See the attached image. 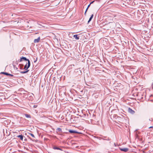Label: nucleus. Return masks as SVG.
<instances>
[{
    "label": "nucleus",
    "instance_id": "f257e3e1",
    "mask_svg": "<svg viewBox=\"0 0 153 153\" xmlns=\"http://www.w3.org/2000/svg\"><path fill=\"white\" fill-rule=\"evenodd\" d=\"M22 60L27 61L28 62V67H30V61L28 59H27L26 57H23L21 58L20 62L22 61Z\"/></svg>",
    "mask_w": 153,
    "mask_h": 153
},
{
    "label": "nucleus",
    "instance_id": "f03ea898",
    "mask_svg": "<svg viewBox=\"0 0 153 153\" xmlns=\"http://www.w3.org/2000/svg\"><path fill=\"white\" fill-rule=\"evenodd\" d=\"M75 72L76 75H81L82 74V71L80 68L75 70Z\"/></svg>",
    "mask_w": 153,
    "mask_h": 153
},
{
    "label": "nucleus",
    "instance_id": "7ed1b4c3",
    "mask_svg": "<svg viewBox=\"0 0 153 153\" xmlns=\"http://www.w3.org/2000/svg\"><path fill=\"white\" fill-rule=\"evenodd\" d=\"M7 105L6 104L0 105V108L5 109L7 108Z\"/></svg>",
    "mask_w": 153,
    "mask_h": 153
},
{
    "label": "nucleus",
    "instance_id": "20e7f679",
    "mask_svg": "<svg viewBox=\"0 0 153 153\" xmlns=\"http://www.w3.org/2000/svg\"><path fill=\"white\" fill-rule=\"evenodd\" d=\"M120 150L124 152H127L128 150V149L127 148H119Z\"/></svg>",
    "mask_w": 153,
    "mask_h": 153
},
{
    "label": "nucleus",
    "instance_id": "39448f33",
    "mask_svg": "<svg viewBox=\"0 0 153 153\" xmlns=\"http://www.w3.org/2000/svg\"><path fill=\"white\" fill-rule=\"evenodd\" d=\"M1 74H4V75H6L9 76H13V75L8 73H7V72H1Z\"/></svg>",
    "mask_w": 153,
    "mask_h": 153
},
{
    "label": "nucleus",
    "instance_id": "423d86ee",
    "mask_svg": "<svg viewBox=\"0 0 153 153\" xmlns=\"http://www.w3.org/2000/svg\"><path fill=\"white\" fill-rule=\"evenodd\" d=\"M128 111L131 114H134L135 112L133 110L129 108L128 109Z\"/></svg>",
    "mask_w": 153,
    "mask_h": 153
},
{
    "label": "nucleus",
    "instance_id": "0eeeda50",
    "mask_svg": "<svg viewBox=\"0 0 153 153\" xmlns=\"http://www.w3.org/2000/svg\"><path fill=\"white\" fill-rule=\"evenodd\" d=\"M40 39V37H39L37 39H34V43H38L39 42V41Z\"/></svg>",
    "mask_w": 153,
    "mask_h": 153
},
{
    "label": "nucleus",
    "instance_id": "6e6552de",
    "mask_svg": "<svg viewBox=\"0 0 153 153\" xmlns=\"http://www.w3.org/2000/svg\"><path fill=\"white\" fill-rule=\"evenodd\" d=\"M69 131V132L70 133H78L76 131H74V130H70Z\"/></svg>",
    "mask_w": 153,
    "mask_h": 153
},
{
    "label": "nucleus",
    "instance_id": "1a4fd4ad",
    "mask_svg": "<svg viewBox=\"0 0 153 153\" xmlns=\"http://www.w3.org/2000/svg\"><path fill=\"white\" fill-rule=\"evenodd\" d=\"M29 67H28V62L26 63V64L24 66V69L27 70Z\"/></svg>",
    "mask_w": 153,
    "mask_h": 153
},
{
    "label": "nucleus",
    "instance_id": "9d476101",
    "mask_svg": "<svg viewBox=\"0 0 153 153\" xmlns=\"http://www.w3.org/2000/svg\"><path fill=\"white\" fill-rule=\"evenodd\" d=\"M53 149H57V150H62V149L56 147V146H53Z\"/></svg>",
    "mask_w": 153,
    "mask_h": 153
},
{
    "label": "nucleus",
    "instance_id": "9b49d317",
    "mask_svg": "<svg viewBox=\"0 0 153 153\" xmlns=\"http://www.w3.org/2000/svg\"><path fill=\"white\" fill-rule=\"evenodd\" d=\"M74 37L76 40H78L79 39V37L77 35H74Z\"/></svg>",
    "mask_w": 153,
    "mask_h": 153
},
{
    "label": "nucleus",
    "instance_id": "f8f14e48",
    "mask_svg": "<svg viewBox=\"0 0 153 153\" xmlns=\"http://www.w3.org/2000/svg\"><path fill=\"white\" fill-rule=\"evenodd\" d=\"M18 137H19L20 139L22 140L23 139V136L22 135H19L17 136Z\"/></svg>",
    "mask_w": 153,
    "mask_h": 153
},
{
    "label": "nucleus",
    "instance_id": "ddd939ff",
    "mask_svg": "<svg viewBox=\"0 0 153 153\" xmlns=\"http://www.w3.org/2000/svg\"><path fill=\"white\" fill-rule=\"evenodd\" d=\"M29 70H27V71H22L20 72V73L22 74H25L26 73H27L29 71Z\"/></svg>",
    "mask_w": 153,
    "mask_h": 153
},
{
    "label": "nucleus",
    "instance_id": "4468645a",
    "mask_svg": "<svg viewBox=\"0 0 153 153\" xmlns=\"http://www.w3.org/2000/svg\"><path fill=\"white\" fill-rule=\"evenodd\" d=\"M25 117L27 118H31V116H30V115L29 114H25Z\"/></svg>",
    "mask_w": 153,
    "mask_h": 153
},
{
    "label": "nucleus",
    "instance_id": "2eb2a0df",
    "mask_svg": "<svg viewBox=\"0 0 153 153\" xmlns=\"http://www.w3.org/2000/svg\"><path fill=\"white\" fill-rule=\"evenodd\" d=\"M56 130L58 131H61L62 129L60 128H58L56 129Z\"/></svg>",
    "mask_w": 153,
    "mask_h": 153
},
{
    "label": "nucleus",
    "instance_id": "dca6fc26",
    "mask_svg": "<svg viewBox=\"0 0 153 153\" xmlns=\"http://www.w3.org/2000/svg\"><path fill=\"white\" fill-rule=\"evenodd\" d=\"M28 134L30 135H31L32 137H33L34 138H35V137L34 136V135L33 134H32V133H28Z\"/></svg>",
    "mask_w": 153,
    "mask_h": 153
},
{
    "label": "nucleus",
    "instance_id": "f3484780",
    "mask_svg": "<svg viewBox=\"0 0 153 153\" xmlns=\"http://www.w3.org/2000/svg\"><path fill=\"white\" fill-rule=\"evenodd\" d=\"M92 18L91 17L89 19V20H88V23H89V22L91 21V20L92 19Z\"/></svg>",
    "mask_w": 153,
    "mask_h": 153
},
{
    "label": "nucleus",
    "instance_id": "a211bd4d",
    "mask_svg": "<svg viewBox=\"0 0 153 153\" xmlns=\"http://www.w3.org/2000/svg\"><path fill=\"white\" fill-rule=\"evenodd\" d=\"M88 8L87 7L86 9V10H85V15H86V12H87V10H88Z\"/></svg>",
    "mask_w": 153,
    "mask_h": 153
},
{
    "label": "nucleus",
    "instance_id": "6ab92c4d",
    "mask_svg": "<svg viewBox=\"0 0 153 153\" xmlns=\"http://www.w3.org/2000/svg\"><path fill=\"white\" fill-rule=\"evenodd\" d=\"M88 8L87 7L86 9V10H85V15H86V12H87V10H88Z\"/></svg>",
    "mask_w": 153,
    "mask_h": 153
},
{
    "label": "nucleus",
    "instance_id": "aec40b11",
    "mask_svg": "<svg viewBox=\"0 0 153 153\" xmlns=\"http://www.w3.org/2000/svg\"><path fill=\"white\" fill-rule=\"evenodd\" d=\"M149 120L150 121H152V118H150V119H149Z\"/></svg>",
    "mask_w": 153,
    "mask_h": 153
},
{
    "label": "nucleus",
    "instance_id": "412c9836",
    "mask_svg": "<svg viewBox=\"0 0 153 153\" xmlns=\"http://www.w3.org/2000/svg\"><path fill=\"white\" fill-rule=\"evenodd\" d=\"M94 16V15L93 14H92L91 15V16L90 17L92 19L93 18V17Z\"/></svg>",
    "mask_w": 153,
    "mask_h": 153
},
{
    "label": "nucleus",
    "instance_id": "4be33fe9",
    "mask_svg": "<svg viewBox=\"0 0 153 153\" xmlns=\"http://www.w3.org/2000/svg\"><path fill=\"white\" fill-rule=\"evenodd\" d=\"M94 1H92L90 3V4H92Z\"/></svg>",
    "mask_w": 153,
    "mask_h": 153
},
{
    "label": "nucleus",
    "instance_id": "5701e85b",
    "mask_svg": "<svg viewBox=\"0 0 153 153\" xmlns=\"http://www.w3.org/2000/svg\"><path fill=\"white\" fill-rule=\"evenodd\" d=\"M90 5H91V4H89L88 5V7H87V8H88L90 6Z\"/></svg>",
    "mask_w": 153,
    "mask_h": 153
},
{
    "label": "nucleus",
    "instance_id": "b1692460",
    "mask_svg": "<svg viewBox=\"0 0 153 153\" xmlns=\"http://www.w3.org/2000/svg\"><path fill=\"white\" fill-rule=\"evenodd\" d=\"M106 140H110L111 139H109L108 138V139H106Z\"/></svg>",
    "mask_w": 153,
    "mask_h": 153
},
{
    "label": "nucleus",
    "instance_id": "393cba45",
    "mask_svg": "<svg viewBox=\"0 0 153 153\" xmlns=\"http://www.w3.org/2000/svg\"><path fill=\"white\" fill-rule=\"evenodd\" d=\"M36 105H34V106H33V107H34V108H36Z\"/></svg>",
    "mask_w": 153,
    "mask_h": 153
},
{
    "label": "nucleus",
    "instance_id": "a878e982",
    "mask_svg": "<svg viewBox=\"0 0 153 153\" xmlns=\"http://www.w3.org/2000/svg\"><path fill=\"white\" fill-rule=\"evenodd\" d=\"M153 128V126H151L149 128Z\"/></svg>",
    "mask_w": 153,
    "mask_h": 153
},
{
    "label": "nucleus",
    "instance_id": "bb28decb",
    "mask_svg": "<svg viewBox=\"0 0 153 153\" xmlns=\"http://www.w3.org/2000/svg\"><path fill=\"white\" fill-rule=\"evenodd\" d=\"M36 60H35V61H34V62H36Z\"/></svg>",
    "mask_w": 153,
    "mask_h": 153
},
{
    "label": "nucleus",
    "instance_id": "cd10ccee",
    "mask_svg": "<svg viewBox=\"0 0 153 153\" xmlns=\"http://www.w3.org/2000/svg\"><path fill=\"white\" fill-rule=\"evenodd\" d=\"M5 118H2V119H4Z\"/></svg>",
    "mask_w": 153,
    "mask_h": 153
}]
</instances>
